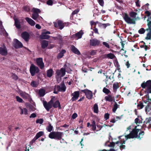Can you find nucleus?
<instances>
[{"mask_svg": "<svg viewBox=\"0 0 151 151\" xmlns=\"http://www.w3.org/2000/svg\"><path fill=\"white\" fill-rule=\"evenodd\" d=\"M53 126L50 123L48 125L47 127L46 130L49 132H50L49 134V137L51 139H54L56 140H60L62 139L63 135V132H60L52 131Z\"/></svg>", "mask_w": 151, "mask_h": 151, "instance_id": "f257e3e1", "label": "nucleus"}, {"mask_svg": "<svg viewBox=\"0 0 151 151\" xmlns=\"http://www.w3.org/2000/svg\"><path fill=\"white\" fill-rule=\"evenodd\" d=\"M145 110L147 114H151V103H148V104L146 106ZM151 117L146 118L144 122V124L143 126L149 129L151 128Z\"/></svg>", "mask_w": 151, "mask_h": 151, "instance_id": "f03ea898", "label": "nucleus"}, {"mask_svg": "<svg viewBox=\"0 0 151 151\" xmlns=\"http://www.w3.org/2000/svg\"><path fill=\"white\" fill-rule=\"evenodd\" d=\"M141 86L143 89L146 88V91L147 93L146 96L147 100L148 101V103H151V99L150 98L149 95V93H151V80H148L146 82H143Z\"/></svg>", "mask_w": 151, "mask_h": 151, "instance_id": "7ed1b4c3", "label": "nucleus"}, {"mask_svg": "<svg viewBox=\"0 0 151 151\" xmlns=\"http://www.w3.org/2000/svg\"><path fill=\"white\" fill-rule=\"evenodd\" d=\"M57 22H53L54 27L60 30L63 29L65 27L68 26L70 24L68 22H63L62 21L60 20H57Z\"/></svg>", "mask_w": 151, "mask_h": 151, "instance_id": "20e7f679", "label": "nucleus"}, {"mask_svg": "<svg viewBox=\"0 0 151 151\" xmlns=\"http://www.w3.org/2000/svg\"><path fill=\"white\" fill-rule=\"evenodd\" d=\"M32 11L33 13L32 14V18L33 19L38 22V19H40V18L42 19L41 17L39 16V13L41 12V10L40 9L34 8L32 9Z\"/></svg>", "mask_w": 151, "mask_h": 151, "instance_id": "39448f33", "label": "nucleus"}, {"mask_svg": "<svg viewBox=\"0 0 151 151\" xmlns=\"http://www.w3.org/2000/svg\"><path fill=\"white\" fill-rule=\"evenodd\" d=\"M60 86L59 85H55L53 90V93L55 94H58V92H65L66 91V87L64 82L60 84Z\"/></svg>", "mask_w": 151, "mask_h": 151, "instance_id": "423d86ee", "label": "nucleus"}, {"mask_svg": "<svg viewBox=\"0 0 151 151\" xmlns=\"http://www.w3.org/2000/svg\"><path fill=\"white\" fill-rule=\"evenodd\" d=\"M147 25L148 28L146 29V30H149V32L147 34V36L145 37L146 40H150L151 39V17H149L147 19Z\"/></svg>", "mask_w": 151, "mask_h": 151, "instance_id": "0eeeda50", "label": "nucleus"}, {"mask_svg": "<svg viewBox=\"0 0 151 151\" xmlns=\"http://www.w3.org/2000/svg\"><path fill=\"white\" fill-rule=\"evenodd\" d=\"M40 71L39 68L33 64H31L29 68V72L32 76H34L36 74H38Z\"/></svg>", "mask_w": 151, "mask_h": 151, "instance_id": "6e6552de", "label": "nucleus"}, {"mask_svg": "<svg viewBox=\"0 0 151 151\" xmlns=\"http://www.w3.org/2000/svg\"><path fill=\"white\" fill-rule=\"evenodd\" d=\"M64 68H62L60 70H57L56 71V73L57 76H60L62 77L64 76L65 74L66 69L67 70V65L66 64L64 65Z\"/></svg>", "mask_w": 151, "mask_h": 151, "instance_id": "1a4fd4ad", "label": "nucleus"}, {"mask_svg": "<svg viewBox=\"0 0 151 151\" xmlns=\"http://www.w3.org/2000/svg\"><path fill=\"white\" fill-rule=\"evenodd\" d=\"M123 18L125 21L128 24H135V19H131L126 13L124 14Z\"/></svg>", "mask_w": 151, "mask_h": 151, "instance_id": "9d476101", "label": "nucleus"}, {"mask_svg": "<svg viewBox=\"0 0 151 151\" xmlns=\"http://www.w3.org/2000/svg\"><path fill=\"white\" fill-rule=\"evenodd\" d=\"M100 41L96 38H92L90 40V45L92 46H99Z\"/></svg>", "mask_w": 151, "mask_h": 151, "instance_id": "9b49d317", "label": "nucleus"}, {"mask_svg": "<svg viewBox=\"0 0 151 151\" xmlns=\"http://www.w3.org/2000/svg\"><path fill=\"white\" fill-rule=\"evenodd\" d=\"M137 126H135L134 129H132V131L130 132L134 138H137L138 139H140L139 136L138 135V132L139 131L140 129H137Z\"/></svg>", "mask_w": 151, "mask_h": 151, "instance_id": "f8f14e48", "label": "nucleus"}, {"mask_svg": "<svg viewBox=\"0 0 151 151\" xmlns=\"http://www.w3.org/2000/svg\"><path fill=\"white\" fill-rule=\"evenodd\" d=\"M37 65L41 69H42L44 67V64L42 58H37L36 59Z\"/></svg>", "mask_w": 151, "mask_h": 151, "instance_id": "ddd939ff", "label": "nucleus"}, {"mask_svg": "<svg viewBox=\"0 0 151 151\" xmlns=\"http://www.w3.org/2000/svg\"><path fill=\"white\" fill-rule=\"evenodd\" d=\"M79 91H74L71 94V96H73L71 98V100L72 101H74L77 100L79 96Z\"/></svg>", "mask_w": 151, "mask_h": 151, "instance_id": "4468645a", "label": "nucleus"}, {"mask_svg": "<svg viewBox=\"0 0 151 151\" xmlns=\"http://www.w3.org/2000/svg\"><path fill=\"white\" fill-rule=\"evenodd\" d=\"M22 37L26 42L28 41L29 38V35L27 32H23L21 35Z\"/></svg>", "mask_w": 151, "mask_h": 151, "instance_id": "2eb2a0df", "label": "nucleus"}, {"mask_svg": "<svg viewBox=\"0 0 151 151\" xmlns=\"http://www.w3.org/2000/svg\"><path fill=\"white\" fill-rule=\"evenodd\" d=\"M8 53L7 50L6 46L4 45L3 48L0 47V54L2 55L6 56Z\"/></svg>", "mask_w": 151, "mask_h": 151, "instance_id": "dca6fc26", "label": "nucleus"}, {"mask_svg": "<svg viewBox=\"0 0 151 151\" xmlns=\"http://www.w3.org/2000/svg\"><path fill=\"white\" fill-rule=\"evenodd\" d=\"M15 42L14 46L16 49L22 48L23 47L22 43L17 39H15Z\"/></svg>", "mask_w": 151, "mask_h": 151, "instance_id": "f3484780", "label": "nucleus"}, {"mask_svg": "<svg viewBox=\"0 0 151 151\" xmlns=\"http://www.w3.org/2000/svg\"><path fill=\"white\" fill-rule=\"evenodd\" d=\"M43 104L44 107L48 111H50V109L52 107V105H51L49 104V103L48 102L47 103V102L46 101H43Z\"/></svg>", "mask_w": 151, "mask_h": 151, "instance_id": "a211bd4d", "label": "nucleus"}, {"mask_svg": "<svg viewBox=\"0 0 151 151\" xmlns=\"http://www.w3.org/2000/svg\"><path fill=\"white\" fill-rule=\"evenodd\" d=\"M70 49L72 52L78 55H80L81 53L79 50L73 45H72Z\"/></svg>", "mask_w": 151, "mask_h": 151, "instance_id": "6ab92c4d", "label": "nucleus"}, {"mask_svg": "<svg viewBox=\"0 0 151 151\" xmlns=\"http://www.w3.org/2000/svg\"><path fill=\"white\" fill-rule=\"evenodd\" d=\"M83 34V32L82 30H81L79 32L76 33L75 35H73V38H78V39H80L81 38Z\"/></svg>", "mask_w": 151, "mask_h": 151, "instance_id": "aec40b11", "label": "nucleus"}, {"mask_svg": "<svg viewBox=\"0 0 151 151\" xmlns=\"http://www.w3.org/2000/svg\"><path fill=\"white\" fill-rule=\"evenodd\" d=\"M52 106L55 108H58L59 109H61L60 104L59 101L56 100L53 104Z\"/></svg>", "mask_w": 151, "mask_h": 151, "instance_id": "412c9836", "label": "nucleus"}, {"mask_svg": "<svg viewBox=\"0 0 151 151\" xmlns=\"http://www.w3.org/2000/svg\"><path fill=\"white\" fill-rule=\"evenodd\" d=\"M49 45L48 41L43 40L41 42V47L42 49H44L47 47Z\"/></svg>", "mask_w": 151, "mask_h": 151, "instance_id": "4be33fe9", "label": "nucleus"}, {"mask_svg": "<svg viewBox=\"0 0 151 151\" xmlns=\"http://www.w3.org/2000/svg\"><path fill=\"white\" fill-rule=\"evenodd\" d=\"M85 94L86 97L88 99H92L93 96V93L91 91L88 90L86 93H85Z\"/></svg>", "mask_w": 151, "mask_h": 151, "instance_id": "5701e85b", "label": "nucleus"}, {"mask_svg": "<svg viewBox=\"0 0 151 151\" xmlns=\"http://www.w3.org/2000/svg\"><path fill=\"white\" fill-rule=\"evenodd\" d=\"M27 22L31 26H34L35 24V21L31 19L28 17H27L25 18Z\"/></svg>", "mask_w": 151, "mask_h": 151, "instance_id": "b1692460", "label": "nucleus"}, {"mask_svg": "<svg viewBox=\"0 0 151 151\" xmlns=\"http://www.w3.org/2000/svg\"><path fill=\"white\" fill-rule=\"evenodd\" d=\"M106 79H105V82L106 84L108 83L109 84L111 82H112L114 80H113V81H111V78H113L114 76L113 75L112 77H111V76H108L107 75H106Z\"/></svg>", "mask_w": 151, "mask_h": 151, "instance_id": "393cba45", "label": "nucleus"}, {"mask_svg": "<svg viewBox=\"0 0 151 151\" xmlns=\"http://www.w3.org/2000/svg\"><path fill=\"white\" fill-rule=\"evenodd\" d=\"M53 73L54 71L52 69H50L47 70V76L50 78L52 76Z\"/></svg>", "mask_w": 151, "mask_h": 151, "instance_id": "a878e982", "label": "nucleus"}, {"mask_svg": "<svg viewBox=\"0 0 151 151\" xmlns=\"http://www.w3.org/2000/svg\"><path fill=\"white\" fill-rule=\"evenodd\" d=\"M14 24L16 27L18 29H20L21 28V26L20 24V22L17 19L14 20Z\"/></svg>", "mask_w": 151, "mask_h": 151, "instance_id": "bb28decb", "label": "nucleus"}, {"mask_svg": "<svg viewBox=\"0 0 151 151\" xmlns=\"http://www.w3.org/2000/svg\"><path fill=\"white\" fill-rule=\"evenodd\" d=\"M20 95L23 99H27L29 96V95L25 92H22L20 93Z\"/></svg>", "mask_w": 151, "mask_h": 151, "instance_id": "cd10ccee", "label": "nucleus"}, {"mask_svg": "<svg viewBox=\"0 0 151 151\" xmlns=\"http://www.w3.org/2000/svg\"><path fill=\"white\" fill-rule=\"evenodd\" d=\"M114 99V97L109 95L108 96H106L105 97V99L106 101L109 102L112 101Z\"/></svg>", "mask_w": 151, "mask_h": 151, "instance_id": "c85d7f7f", "label": "nucleus"}, {"mask_svg": "<svg viewBox=\"0 0 151 151\" xmlns=\"http://www.w3.org/2000/svg\"><path fill=\"white\" fill-rule=\"evenodd\" d=\"M66 52V50H62L58 54L57 56V58L60 59L63 57L64 56V54Z\"/></svg>", "mask_w": 151, "mask_h": 151, "instance_id": "c756f323", "label": "nucleus"}, {"mask_svg": "<svg viewBox=\"0 0 151 151\" xmlns=\"http://www.w3.org/2000/svg\"><path fill=\"white\" fill-rule=\"evenodd\" d=\"M41 38L42 39H48L50 38V36L46 34V33H42L40 36Z\"/></svg>", "mask_w": 151, "mask_h": 151, "instance_id": "7c9ffc66", "label": "nucleus"}, {"mask_svg": "<svg viewBox=\"0 0 151 151\" xmlns=\"http://www.w3.org/2000/svg\"><path fill=\"white\" fill-rule=\"evenodd\" d=\"M113 91L114 92H116L117 89L119 88L118 83L117 82L113 84Z\"/></svg>", "mask_w": 151, "mask_h": 151, "instance_id": "2f4dec72", "label": "nucleus"}, {"mask_svg": "<svg viewBox=\"0 0 151 151\" xmlns=\"http://www.w3.org/2000/svg\"><path fill=\"white\" fill-rule=\"evenodd\" d=\"M115 102L114 104V105L112 109V111L114 113L115 112L117 109L118 108L119 106V105H118L117 103L114 101Z\"/></svg>", "mask_w": 151, "mask_h": 151, "instance_id": "473e14b6", "label": "nucleus"}, {"mask_svg": "<svg viewBox=\"0 0 151 151\" xmlns=\"http://www.w3.org/2000/svg\"><path fill=\"white\" fill-rule=\"evenodd\" d=\"M19 108L21 110V112L20 113L21 114H24L25 115H27V109L26 108H24L23 109H22L20 107H19Z\"/></svg>", "mask_w": 151, "mask_h": 151, "instance_id": "72a5a7b5", "label": "nucleus"}, {"mask_svg": "<svg viewBox=\"0 0 151 151\" xmlns=\"http://www.w3.org/2000/svg\"><path fill=\"white\" fill-rule=\"evenodd\" d=\"M38 93L40 97H42L45 94V91L43 89H40Z\"/></svg>", "mask_w": 151, "mask_h": 151, "instance_id": "f704fd0d", "label": "nucleus"}, {"mask_svg": "<svg viewBox=\"0 0 151 151\" xmlns=\"http://www.w3.org/2000/svg\"><path fill=\"white\" fill-rule=\"evenodd\" d=\"M93 111L95 113H98L99 112L98 107L96 104H95L93 106Z\"/></svg>", "mask_w": 151, "mask_h": 151, "instance_id": "c9c22d12", "label": "nucleus"}, {"mask_svg": "<svg viewBox=\"0 0 151 151\" xmlns=\"http://www.w3.org/2000/svg\"><path fill=\"white\" fill-rule=\"evenodd\" d=\"M110 24L109 23L102 24L101 23H99V27H102L104 29H105L107 27L109 26Z\"/></svg>", "mask_w": 151, "mask_h": 151, "instance_id": "e433bc0d", "label": "nucleus"}, {"mask_svg": "<svg viewBox=\"0 0 151 151\" xmlns=\"http://www.w3.org/2000/svg\"><path fill=\"white\" fill-rule=\"evenodd\" d=\"M106 56L108 58L110 59H113L115 57L114 55L112 53L108 54L106 55Z\"/></svg>", "mask_w": 151, "mask_h": 151, "instance_id": "4c0bfd02", "label": "nucleus"}, {"mask_svg": "<svg viewBox=\"0 0 151 151\" xmlns=\"http://www.w3.org/2000/svg\"><path fill=\"white\" fill-rule=\"evenodd\" d=\"M44 134V132L42 131H40L38 132L36 134L35 137L38 139Z\"/></svg>", "mask_w": 151, "mask_h": 151, "instance_id": "58836bf2", "label": "nucleus"}, {"mask_svg": "<svg viewBox=\"0 0 151 151\" xmlns=\"http://www.w3.org/2000/svg\"><path fill=\"white\" fill-rule=\"evenodd\" d=\"M144 106L142 103L139 102L137 105V107L139 109H141L144 107Z\"/></svg>", "mask_w": 151, "mask_h": 151, "instance_id": "ea45409f", "label": "nucleus"}, {"mask_svg": "<svg viewBox=\"0 0 151 151\" xmlns=\"http://www.w3.org/2000/svg\"><path fill=\"white\" fill-rule=\"evenodd\" d=\"M31 85L33 87H37L38 84L36 81H33L31 82Z\"/></svg>", "mask_w": 151, "mask_h": 151, "instance_id": "a19ab883", "label": "nucleus"}, {"mask_svg": "<svg viewBox=\"0 0 151 151\" xmlns=\"http://www.w3.org/2000/svg\"><path fill=\"white\" fill-rule=\"evenodd\" d=\"M103 91L106 94H108L111 92L108 89L104 87L103 89Z\"/></svg>", "mask_w": 151, "mask_h": 151, "instance_id": "79ce46f5", "label": "nucleus"}, {"mask_svg": "<svg viewBox=\"0 0 151 151\" xmlns=\"http://www.w3.org/2000/svg\"><path fill=\"white\" fill-rule=\"evenodd\" d=\"M137 13L134 12H131L129 13V15L131 17L135 18Z\"/></svg>", "mask_w": 151, "mask_h": 151, "instance_id": "37998d69", "label": "nucleus"}, {"mask_svg": "<svg viewBox=\"0 0 151 151\" xmlns=\"http://www.w3.org/2000/svg\"><path fill=\"white\" fill-rule=\"evenodd\" d=\"M58 40H59V43L61 44L63 43V38L62 37L59 35H58Z\"/></svg>", "mask_w": 151, "mask_h": 151, "instance_id": "c03bdc74", "label": "nucleus"}, {"mask_svg": "<svg viewBox=\"0 0 151 151\" xmlns=\"http://www.w3.org/2000/svg\"><path fill=\"white\" fill-rule=\"evenodd\" d=\"M125 137L126 139V140H127L129 139L134 138V137L132 136V134L130 132L129 134L125 135Z\"/></svg>", "mask_w": 151, "mask_h": 151, "instance_id": "a18cd8bd", "label": "nucleus"}, {"mask_svg": "<svg viewBox=\"0 0 151 151\" xmlns=\"http://www.w3.org/2000/svg\"><path fill=\"white\" fill-rule=\"evenodd\" d=\"M16 100L19 103H22L23 100L22 99L18 96H17L16 97Z\"/></svg>", "mask_w": 151, "mask_h": 151, "instance_id": "49530a36", "label": "nucleus"}, {"mask_svg": "<svg viewBox=\"0 0 151 151\" xmlns=\"http://www.w3.org/2000/svg\"><path fill=\"white\" fill-rule=\"evenodd\" d=\"M43 122V120L42 119H37L36 121V123H39L40 124H42Z\"/></svg>", "mask_w": 151, "mask_h": 151, "instance_id": "de8ad7c7", "label": "nucleus"}, {"mask_svg": "<svg viewBox=\"0 0 151 151\" xmlns=\"http://www.w3.org/2000/svg\"><path fill=\"white\" fill-rule=\"evenodd\" d=\"M145 32V30L144 29V28H141L138 31V32H139V33L140 34H144Z\"/></svg>", "mask_w": 151, "mask_h": 151, "instance_id": "09e8293b", "label": "nucleus"}, {"mask_svg": "<svg viewBox=\"0 0 151 151\" xmlns=\"http://www.w3.org/2000/svg\"><path fill=\"white\" fill-rule=\"evenodd\" d=\"M23 9L25 11L28 12L29 11L30 9L29 7L28 6H23Z\"/></svg>", "mask_w": 151, "mask_h": 151, "instance_id": "8fccbe9b", "label": "nucleus"}, {"mask_svg": "<svg viewBox=\"0 0 151 151\" xmlns=\"http://www.w3.org/2000/svg\"><path fill=\"white\" fill-rule=\"evenodd\" d=\"M96 54V51L94 50H92L90 53V54L92 56Z\"/></svg>", "mask_w": 151, "mask_h": 151, "instance_id": "3c124183", "label": "nucleus"}, {"mask_svg": "<svg viewBox=\"0 0 151 151\" xmlns=\"http://www.w3.org/2000/svg\"><path fill=\"white\" fill-rule=\"evenodd\" d=\"M99 4L101 6H104V2L103 0H97Z\"/></svg>", "mask_w": 151, "mask_h": 151, "instance_id": "603ef678", "label": "nucleus"}, {"mask_svg": "<svg viewBox=\"0 0 151 151\" xmlns=\"http://www.w3.org/2000/svg\"><path fill=\"white\" fill-rule=\"evenodd\" d=\"M12 78L15 80H17L18 79V76H17L15 74H12Z\"/></svg>", "mask_w": 151, "mask_h": 151, "instance_id": "864d4df0", "label": "nucleus"}, {"mask_svg": "<svg viewBox=\"0 0 151 151\" xmlns=\"http://www.w3.org/2000/svg\"><path fill=\"white\" fill-rule=\"evenodd\" d=\"M109 114L108 113H105L104 115V118L105 120H107L109 118Z\"/></svg>", "mask_w": 151, "mask_h": 151, "instance_id": "5fc2aeb1", "label": "nucleus"}, {"mask_svg": "<svg viewBox=\"0 0 151 151\" xmlns=\"http://www.w3.org/2000/svg\"><path fill=\"white\" fill-rule=\"evenodd\" d=\"M79 11V9H77L73 12L72 13V15H74L75 14H76Z\"/></svg>", "mask_w": 151, "mask_h": 151, "instance_id": "6e6d98bb", "label": "nucleus"}, {"mask_svg": "<svg viewBox=\"0 0 151 151\" xmlns=\"http://www.w3.org/2000/svg\"><path fill=\"white\" fill-rule=\"evenodd\" d=\"M46 3L47 5L51 6L53 4V1L52 0H48Z\"/></svg>", "mask_w": 151, "mask_h": 151, "instance_id": "4d7b16f0", "label": "nucleus"}, {"mask_svg": "<svg viewBox=\"0 0 151 151\" xmlns=\"http://www.w3.org/2000/svg\"><path fill=\"white\" fill-rule=\"evenodd\" d=\"M103 44L107 48H109V45L107 42H103Z\"/></svg>", "mask_w": 151, "mask_h": 151, "instance_id": "13d9d810", "label": "nucleus"}, {"mask_svg": "<svg viewBox=\"0 0 151 151\" xmlns=\"http://www.w3.org/2000/svg\"><path fill=\"white\" fill-rule=\"evenodd\" d=\"M145 13L146 15L148 17V18H149L150 17H151V16H150L151 14V13L150 12H149L148 11H146L145 12Z\"/></svg>", "mask_w": 151, "mask_h": 151, "instance_id": "bf43d9fd", "label": "nucleus"}, {"mask_svg": "<svg viewBox=\"0 0 151 151\" xmlns=\"http://www.w3.org/2000/svg\"><path fill=\"white\" fill-rule=\"evenodd\" d=\"M126 148V146L124 145L121 144L119 146V148L121 150H122L123 149H124Z\"/></svg>", "mask_w": 151, "mask_h": 151, "instance_id": "052dcab7", "label": "nucleus"}, {"mask_svg": "<svg viewBox=\"0 0 151 151\" xmlns=\"http://www.w3.org/2000/svg\"><path fill=\"white\" fill-rule=\"evenodd\" d=\"M78 115L76 113H74L72 115V119H74L77 117Z\"/></svg>", "mask_w": 151, "mask_h": 151, "instance_id": "680f3d73", "label": "nucleus"}, {"mask_svg": "<svg viewBox=\"0 0 151 151\" xmlns=\"http://www.w3.org/2000/svg\"><path fill=\"white\" fill-rule=\"evenodd\" d=\"M90 23L91 26L94 25V27L95 26L96 27V23L94 22L93 21H91Z\"/></svg>", "mask_w": 151, "mask_h": 151, "instance_id": "e2e57ef3", "label": "nucleus"}, {"mask_svg": "<svg viewBox=\"0 0 151 151\" xmlns=\"http://www.w3.org/2000/svg\"><path fill=\"white\" fill-rule=\"evenodd\" d=\"M139 119L138 118H136L134 120V122L136 124H139L140 123V121L139 122Z\"/></svg>", "mask_w": 151, "mask_h": 151, "instance_id": "0e129e2a", "label": "nucleus"}, {"mask_svg": "<svg viewBox=\"0 0 151 151\" xmlns=\"http://www.w3.org/2000/svg\"><path fill=\"white\" fill-rule=\"evenodd\" d=\"M94 29H93L94 32H95V33L96 34H99V33L98 31V29L96 28V27L95 26L94 27Z\"/></svg>", "mask_w": 151, "mask_h": 151, "instance_id": "69168bd1", "label": "nucleus"}, {"mask_svg": "<svg viewBox=\"0 0 151 151\" xmlns=\"http://www.w3.org/2000/svg\"><path fill=\"white\" fill-rule=\"evenodd\" d=\"M36 116V114L35 113H32L29 116L30 118H35Z\"/></svg>", "mask_w": 151, "mask_h": 151, "instance_id": "338daca9", "label": "nucleus"}, {"mask_svg": "<svg viewBox=\"0 0 151 151\" xmlns=\"http://www.w3.org/2000/svg\"><path fill=\"white\" fill-rule=\"evenodd\" d=\"M54 47V45L53 44H50L48 45V48L49 49H52Z\"/></svg>", "mask_w": 151, "mask_h": 151, "instance_id": "774afa93", "label": "nucleus"}]
</instances>
